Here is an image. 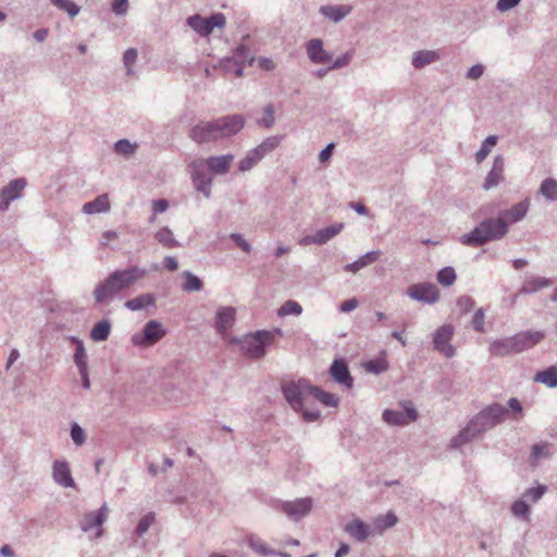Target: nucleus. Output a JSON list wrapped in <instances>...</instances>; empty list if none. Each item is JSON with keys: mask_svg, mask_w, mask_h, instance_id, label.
I'll use <instances>...</instances> for the list:
<instances>
[{"mask_svg": "<svg viewBox=\"0 0 557 557\" xmlns=\"http://www.w3.org/2000/svg\"><path fill=\"white\" fill-rule=\"evenodd\" d=\"M535 382H540L547 387H557V367L552 366L547 369L540 371L534 376Z\"/></svg>", "mask_w": 557, "mask_h": 557, "instance_id": "33", "label": "nucleus"}, {"mask_svg": "<svg viewBox=\"0 0 557 557\" xmlns=\"http://www.w3.org/2000/svg\"><path fill=\"white\" fill-rule=\"evenodd\" d=\"M183 276L185 277V282L183 284V289L185 292L191 293V292H199L202 289L203 283L198 276H196L195 274H193L189 271H185L183 273Z\"/></svg>", "mask_w": 557, "mask_h": 557, "instance_id": "43", "label": "nucleus"}, {"mask_svg": "<svg viewBox=\"0 0 557 557\" xmlns=\"http://www.w3.org/2000/svg\"><path fill=\"white\" fill-rule=\"evenodd\" d=\"M156 521V515L154 512H148L144 517L140 518L138 521L135 533L137 536H143L147 533L149 528Z\"/></svg>", "mask_w": 557, "mask_h": 557, "instance_id": "47", "label": "nucleus"}, {"mask_svg": "<svg viewBox=\"0 0 557 557\" xmlns=\"http://www.w3.org/2000/svg\"><path fill=\"white\" fill-rule=\"evenodd\" d=\"M154 238L158 240V243L166 248H174L180 246V243L174 238L173 232L166 226L161 227L156 233Z\"/></svg>", "mask_w": 557, "mask_h": 557, "instance_id": "40", "label": "nucleus"}, {"mask_svg": "<svg viewBox=\"0 0 557 557\" xmlns=\"http://www.w3.org/2000/svg\"><path fill=\"white\" fill-rule=\"evenodd\" d=\"M544 338L540 331L520 332L513 336L495 341L490 346L492 356L504 357L509 354H518L530 349Z\"/></svg>", "mask_w": 557, "mask_h": 557, "instance_id": "4", "label": "nucleus"}, {"mask_svg": "<svg viewBox=\"0 0 557 557\" xmlns=\"http://www.w3.org/2000/svg\"><path fill=\"white\" fill-rule=\"evenodd\" d=\"M520 1L521 0H498L496 8L500 12H506L517 7L520 3Z\"/></svg>", "mask_w": 557, "mask_h": 557, "instance_id": "63", "label": "nucleus"}, {"mask_svg": "<svg viewBox=\"0 0 557 557\" xmlns=\"http://www.w3.org/2000/svg\"><path fill=\"white\" fill-rule=\"evenodd\" d=\"M545 492L546 490H527L522 496L529 502V504H534L543 497Z\"/></svg>", "mask_w": 557, "mask_h": 557, "instance_id": "60", "label": "nucleus"}, {"mask_svg": "<svg viewBox=\"0 0 557 557\" xmlns=\"http://www.w3.org/2000/svg\"><path fill=\"white\" fill-rule=\"evenodd\" d=\"M381 255V251L380 250H372V251H369L367 252L366 255L361 256L359 259H357L356 261L351 262V263H348L344 267V270L346 272H350V273H357L358 271H360L361 269L372 264L373 262H375L377 260V258L380 257Z\"/></svg>", "mask_w": 557, "mask_h": 557, "instance_id": "28", "label": "nucleus"}, {"mask_svg": "<svg viewBox=\"0 0 557 557\" xmlns=\"http://www.w3.org/2000/svg\"><path fill=\"white\" fill-rule=\"evenodd\" d=\"M539 193L549 201L557 200V181L548 177L540 186Z\"/></svg>", "mask_w": 557, "mask_h": 557, "instance_id": "41", "label": "nucleus"}, {"mask_svg": "<svg viewBox=\"0 0 557 557\" xmlns=\"http://www.w3.org/2000/svg\"><path fill=\"white\" fill-rule=\"evenodd\" d=\"M138 52L135 48H129L124 52L123 63L126 67V74L128 76L134 74L133 65L136 63Z\"/></svg>", "mask_w": 557, "mask_h": 557, "instance_id": "50", "label": "nucleus"}, {"mask_svg": "<svg viewBox=\"0 0 557 557\" xmlns=\"http://www.w3.org/2000/svg\"><path fill=\"white\" fill-rule=\"evenodd\" d=\"M246 61H248V63L251 64L252 61H253V58L250 57L249 48L244 46V45H240V46H238L235 49L233 57L231 59H226L224 61V66L227 70H232L231 69L232 62H243V63H246Z\"/></svg>", "mask_w": 557, "mask_h": 557, "instance_id": "35", "label": "nucleus"}, {"mask_svg": "<svg viewBox=\"0 0 557 557\" xmlns=\"http://www.w3.org/2000/svg\"><path fill=\"white\" fill-rule=\"evenodd\" d=\"M83 212L86 214L106 213L110 211V202L107 194L99 195L92 201L83 206Z\"/></svg>", "mask_w": 557, "mask_h": 557, "instance_id": "27", "label": "nucleus"}, {"mask_svg": "<svg viewBox=\"0 0 557 557\" xmlns=\"http://www.w3.org/2000/svg\"><path fill=\"white\" fill-rule=\"evenodd\" d=\"M284 398L295 411H300L307 405L311 385L307 380L289 381L282 384Z\"/></svg>", "mask_w": 557, "mask_h": 557, "instance_id": "7", "label": "nucleus"}, {"mask_svg": "<svg viewBox=\"0 0 557 557\" xmlns=\"http://www.w3.org/2000/svg\"><path fill=\"white\" fill-rule=\"evenodd\" d=\"M263 111L264 117L258 121V125L264 128H271L275 124L273 104H267Z\"/></svg>", "mask_w": 557, "mask_h": 557, "instance_id": "55", "label": "nucleus"}, {"mask_svg": "<svg viewBox=\"0 0 557 557\" xmlns=\"http://www.w3.org/2000/svg\"><path fill=\"white\" fill-rule=\"evenodd\" d=\"M145 268L132 265L122 270L112 271L103 281L99 282L94 292L96 304H106L117 294L131 288L139 280L147 275Z\"/></svg>", "mask_w": 557, "mask_h": 557, "instance_id": "1", "label": "nucleus"}, {"mask_svg": "<svg viewBox=\"0 0 557 557\" xmlns=\"http://www.w3.org/2000/svg\"><path fill=\"white\" fill-rule=\"evenodd\" d=\"M528 209L529 202L528 200H523L516 203L510 209L500 211L498 215L509 225L521 221L527 215Z\"/></svg>", "mask_w": 557, "mask_h": 557, "instance_id": "24", "label": "nucleus"}, {"mask_svg": "<svg viewBox=\"0 0 557 557\" xmlns=\"http://www.w3.org/2000/svg\"><path fill=\"white\" fill-rule=\"evenodd\" d=\"M230 237L245 252H250L251 251L250 244L240 234L233 233V234H231Z\"/></svg>", "mask_w": 557, "mask_h": 557, "instance_id": "62", "label": "nucleus"}, {"mask_svg": "<svg viewBox=\"0 0 557 557\" xmlns=\"http://www.w3.org/2000/svg\"><path fill=\"white\" fill-rule=\"evenodd\" d=\"M472 326L476 332H484L485 311L483 308L478 309L472 317Z\"/></svg>", "mask_w": 557, "mask_h": 557, "instance_id": "57", "label": "nucleus"}, {"mask_svg": "<svg viewBox=\"0 0 557 557\" xmlns=\"http://www.w3.org/2000/svg\"><path fill=\"white\" fill-rule=\"evenodd\" d=\"M203 160L207 163L211 174L225 175L230 171L231 164L234 160V156L227 153L222 156L209 157Z\"/></svg>", "mask_w": 557, "mask_h": 557, "instance_id": "20", "label": "nucleus"}, {"mask_svg": "<svg viewBox=\"0 0 557 557\" xmlns=\"http://www.w3.org/2000/svg\"><path fill=\"white\" fill-rule=\"evenodd\" d=\"M478 434V432H474L473 428H471V424L468 423L466 428H463L455 437L450 441V447L458 448L470 441H472Z\"/></svg>", "mask_w": 557, "mask_h": 557, "instance_id": "34", "label": "nucleus"}, {"mask_svg": "<svg viewBox=\"0 0 557 557\" xmlns=\"http://www.w3.org/2000/svg\"><path fill=\"white\" fill-rule=\"evenodd\" d=\"M330 374L339 385L351 388L354 379L350 374L347 362L344 359H335L330 367Z\"/></svg>", "mask_w": 557, "mask_h": 557, "instance_id": "18", "label": "nucleus"}, {"mask_svg": "<svg viewBox=\"0 0 557 557\" xmlns=\"http://www.w3.org/2000/svg\"><path fill=\"white\" fill-rule=\"evenodd\" d=\"M437 282L443 286H451L456 281V272L453 267H445L437 272Z\"/></svg>", "mask_w": 557, "mask_h": 557, "instance_id": "45", "label": "nucleus"}, {"mask_svg": "<svg viewBox=\"0 0 557 557\" xmlns=\"http://www.w3.org/2000/svg\"><path fill=\"white\" fill-rule=\"evenodd\" d=\"M274 341V333L271 331H257L243 337L232 338V343L239 346V350L252 359H260L265 355V347Z\"/></svg>", "mask_w": 557, "mask_h": 557, "instance_id": "5", "label": "nucleus"}, {"mask_svg": "<svg viewBox=\"0 0 557 557\" xmlns=\"http://www.w3.org/2000/svg\"><path fill=\"white\" fill-rule=\"evenodd\" d=\"M344 531L355 541L362 543L372 535L371 527L360 518H354L345 524Z\"/></svg>", "mask_w": 557, "mask_h": 557, "instance_id": "19", "label": "nucleus"}, {"mask_svg": "<svg viewBox=\"0 0 557 557\" xmlns=\"http://www.w3.org/2000/svg\"><path fill=\"white\" fill-rule=\"evenodd\" d=\"M52 476L54 482L63 487H75L70 467L65 461L53 462Z\"/></svg>", "mask_w": 557, "mask_h": 557, "instance_id": "21", "label": "nucleus"}, {"mask_svg": "<svg viewBox=\"0 0 557 557\" xmlns=\"http://www.w3.org/2000/svg\"><path fill=\"white\" fill-rule=\"evenodd\" d=\"M124 306L132 311H138L147 307H154L156 296L150 293L141 294L135 298L128 299Z\"/></svg>", "mask_w": 557, "mask_h": 557, "instance_id": "29", "label": "nucleus"}, {"mask_svg": "<svg viewBox=\"0 0 557 557\" xmlns=\"http://www.w3.org/2000/svg\"><path fill=\"white\" fill-rule=\"evenodd\" d=\"M507 406L508 407H506V408L509 410V412L511 411L512 417L516 413H521L522 410H523L521 403L516 397L509 398L508 401H507Z\"/></svg>", "mask_w": 557, "mask_h": 557, "instance_id": "64", "label": "nucleus"}, {"mask_svg": "<svg viewBox=\"0 0 557 557\" xmlns=\"http://www.w3.org/2000/svg\"><path fill=\"white\" fill-rule=\"evenodd\" d=\"M236 310L233 307H221L216 310L215 329L219 333H225L234 323Z\"/></svg>", "mask_w": 557, "mask_h": 557, "instance_id": "23", "label": "nucleus"}, {"mask_svg": "<svg viewBox=\"0 0 557 557\" xmlns=\"http://www.w3.org/2000/svg\"><path fill=\"white\" fill-rule=\"evenodd\" d=\"M550 456L549 445L548 444H535L532 447L531 451V461L532 463L540 458H548Z\"/></svg>", "mask_w": 557, "mask_h": 557, "instance_id": "54", "label": "nucleus"}, {"mask_svg": "<svg viewBox=\"0 0 557 557\" xmlns=\"http://www.w3.org/2000/svg\"><path fill=\"white\" fill-rule=\"evenodd\" d=\"M454 335V327L449 324L442 325L434 334V347L446 358H451L456 354V349L450 345Z\"/></svg>", "mask_w": 557, "mask_h": 557, "instance_id": "16", "label": "nucleus"}, {"mask_svg": "<svg viewBox=\"0 0 557 557\" xmlns=\"http://www.w3.org/2000/svg\"><path fill=\"white\" fill-rule=\"evenodd\" d=\"M404 410L385 409L382 419L389 425L404 426L418 419V411L410 401L401 404Z\"/></svg>", "mask_w": 557, "mask_h": 557, "instance_id": "12", "label": "nucleus"}, {"mask_svg": "<svg viewBox=\"0 0 557 557\" xmlns=\"http://www.w3.org/2000/svg\"><path fill=\"white\" fill-rule=\"evenodd\" d=\"M407 295L419 302L433 305L440 300V290L433 283H417L407 288Z\"/></svg>", "mask_w": 557, "mask_h": 557, "instance_id": "13", "label": "nucleus"}, {"mask_svg": "<svg viewBox=\"0 0 557 557\" xmlns=\"http://www.w3.org/2000/svg\"><path fill=\"white\" fill-rule=\"evenodd\" d=\"M302 312L301 306L295 300H287L278 309V315H299Z\"/></svg>", "mask_w": 557, "mask_h": 557, "instance_id": "49", "label": "nucleus"}, {"mask_svg": "<svg viewBox=\"0 0 557 557\" xmlns=\"http://www.w3.org/2000/svg\"><path fill=\"white\" fill-rule=\"evenodd\" d=\"M505 169V162L503 157L497 156L494 158L493 166L491 171L488 172L485 182L483 184V188L485 190H488L493 187H496L503 180V172Z\"/></svg>", "mask_w": 557, "mask_h": 557, "instance_id": "22", "label": "nucleus"}, {"mask_svg": "<svg viewBox=\"0 0 557 557\" xmlns=\"http://www.w3.org/2000/svg\"><path fill=\"white\" fill-rule=\"evenodd\" d=\"M475 306V301L470 296H460L456 301L457 310L461 314L469 313Z\"/></svg>", "mask_w": 557, "mask_h": 557, "instance_id": "53", "label": "nucleus"}, {"mask_svg": "<svg viewBox=\"0 0 557 557\" xmlns=\"http://www.w3.org/2000/svg\"><path fill=\"white\" fill-rule=\"evenodd\" d=\"M299 412L301 413V417L306 422H314L320 418L319 410L308 409L306 406H304V408L300 409Z\"/></svg>", "mask_w": 557, "mask_h": 557, "instance_id": "61", "label": "nucleus"}, {"mask_svg": "<svg viewBox=\"0 0 557 557\" xmlns=\"http://www.w3.org/2000/svg\"><path fill=\"white\" fill-rule=\"evenodd\" d=\"M111 332V324L108 320H101L94 325L90 331V337L95 342L106 341Z\"/></svg>", "mask_w": 557, "mask_h": 557, "instance_id": "36", "label": "nucleus"}, {"mask_svg": "<svg viewBox=\"0 0 557 557\" xmlns=\"http://www.w3.org/2000/svg\"><path fill=\"white\" fill-rule=\"evenodd\" d=\"M438 54L435 51L421 50L417 51L412 55V65L414 69H422L428 64H431L438 60Z\"/></svg>", "mask_w": 557, "mask_h": 557, "instance_id": "31", "label": "nucleus"}, {"mask_svg": "<svg viewBox=\"0 0 557 557\" xmlns=\"http://www.w3.org/2000/svg\"><path fill=\"white\" fill-rule=\"evenodd\" d=\"M355 54V50L354 49H350L348 51H346L345 53H343L342 55L337 57L333 62L332 64L329 66V70H338V69H343L345 66H347L352 57Z\"/></svg>", "mask_w": 557, "mask_h": 557, "instance_id": "51", "label": "nucleus"}, {"mask_svg": "<svg viewBox=\"0 0 557 557\" xmlns=\"http://www.w3.org/2000/svg\"><path fill=\"white\" fill-rule=\"evenodd\" d=\"M270 505L274 509L283 511L289 520L297 522L312 510L313 502L311 497L295 500L271 499Z\"/></svg>", "mask_w": 557, "mask_h": 557, "instance_id": "8", "label": "nucleus"}, {"mask_svg": "<svg viewBox=\"0 0 557 557\" xmlns=\"http://www.w3.org/2000/svg\"><path fill=\"white\" fill-rule=\"evenodd\" d=\"M319 12L332 22L338 23L351 12V7L345 4L323 5L319 9Z\"/></svg>", "mask_w": 557, "mask_h": 557, "instance_id": "26", "label": "nucleus"}, {"mask_svg": "<svg viewBox=\"0 0 557 557\" xmlns=\"http://www.w3.org/2000/svg\"><path fill=\"white\" fill-rule=\"evenodd\" d=\"M553 281L541 276H527L522 286L519 289V294L528 295L534 294L542 288L549 287Z\"/></svg>", "mask_w": 557, "mask_h": 557, "instance_id": "25", "label": "nucleus"}, {"mask_svg": "<svg viewBox=\"0 0 557 557\" xmlns=\"http://www.w3.org/2000/svg\"><path fill=\"white\" fill-rule=\"evenodd\" d=\"M247 543L253 552L261 556H276V554H278V550L270 548L268 544L258 535H249Z\"/></svg>", "mask_w": 557, "mask_h": 557, "instance_id": "30", "label": "nucleus"}, {"mask_svg": "<svg viewBox=\"0 0 557 557\" xmlns=\"http://www.w3.org/2000/svg\"><path fill=\"white\" fill-rule=\"evenodd\" d=\"M510 417L509 410L498 404L493 403L482 410H480L470 421L471 428H473L474 432L481 434L483 432L490 431L503 423Z\"/></svg>", "mask_w": 557, "mask_h": 557, "instance_id": "6", "label": "nucleus"}, {"mask_svg": "<svg viewBox=\"0 0 557 557\" xmlns=\"http://www.w3.org/2000/svg\"><path fill=\"white\" fill-rule=\"evenodd\" d=\"M165 335V330L156 320L148 321L140 335L133 336V343L141 346H152Z\"/></svg>", "mask_w": 557, "mask_h": 557, "instance_id": "15", "label": "nucleus"}, {"mask_svg": "<svg viewBox=\"0 0 557 557\" xmlns=\"http://www.w3.org/2000/svg\"><path fill=\"white\" fill-rule=\"evenodd\" d=\"M344 228V223H336L325 228H322L315 233L318 238V245H324Z\"/></svg>", "mask_w": 557, "mask_h": 557, "instance_id": "37", "label": "nucleus"}, {"mask_svg": "<svg viewBox=\"0 0 557 557\" xmlns=\"http://www.w3.org/2000/svg\"><path fill=\"white\" fill-rule=\"evenodd\" d=\"M245 125L242 114L219 117L209 122H200L190 132V138L197 144H206L237 134Z\"/></svg>", "mask_w": 557, "mask_h": 557, "instance_id": "2", "label": "nucleus"}, {"mask_svg": "<svg viewBox=\"0 0 557 557\" xmlns=\"http://www.w3.org/2000/svg\"><path fill=\"white\" fill-rule=\"evenodd\" d=\"M511 512L523 521L530 522L531 520L530 504L523 496L512 503Z\"/></svg>", "mask_w": 557, "mask_h": 557, "instance_id": "38", "label": "nucleus"}, {"mask_svg": "<svg viewBox=\"0 0 557 557\" xmlns=\"http://www.w3.org/2000/svg\"><path fill=\"white\" fill-rule=\"evenodd\" d=\"M188 169L196 190L201 193L206 198H210L213 177L205 160L198 159L191 161Z\"/></svg>", "mask_w": 557, "mask_h": 557, "instance_id": "10", "label": "nucleus"}, {"mask_svg": "<svg viewBox=\"0 0 557 557\" xmlns=\"http://www.w3.org/2000/svg\"><path fill=\"white\" fill-rule=\"evenodd\" d=\"M508 233V224L497 218L484 219L471 232L460 237V243L466 246L479 247L488 242L499 240Z\"/></svg>", "mask_w": 557, "mask_h": 557, "instance_id": "3", "label": "nucleus"}, {"mask_svg": "<svg viewBox=\"0 0 557 557\" xmlns=\"http://www.w3.org/2000/svg\"><path fill=\"white\" fill-rule=\"evenodd\" d=\"M283 139V136H271L267 137L262 143L261 146L268 150V152H272L278 145L281 144Z\"/></svg>", "mask_w": 557, "mask_h": 557, "instance_id": "59", "label": "nucleus"}, {"mask_svg": "<svg viewBox=\"0 0 557 557\" xmlns=\"http://www.w3.org/2000/svg\"><path fill=\"white\" fill-rule=\"evenodd\" d=\"M71 438L76 446H82L86 441L84 429L76 422L71 424Z\"/></svg>", "mask_w": 557, "mask_h": 557, "instance_id": "52", "label": "nucleus"}, {"mask_svg": "<svg viewBox=\"0 0 557 557\" xmlns=\"http://www.w3.org/2000/svg\"><path fill=\"white\" fill-rule=\"evenodd\" d=\"M26 187L25 177L14 178L3 186L0 189V212H7L12 201L22 199Z\"/></svg>", "mask_w": 557, "mask_h": 557, "instance_id": "11", "label": "nucleus"}, {"mask_svg": "<svg viewBox=\"0 0 557 557\" xmlns=\"http://www.w3.org/2000/svg\"><path fill=\"white\" fill-rule=\"evenodd\" d=\"M398 522L397 516L393 511H388L383 516H379L374 520L375 529L379 533H383L385 530L393 528Z\"/></svg>", "mask_w": 557, "mask_h": 557, "instance_id": "42", "label": "nucleus"}, {"mask_svg": "<svg viewBox=\"0 0 557 557\" xmlns=\"http://www.w3.org/2000/svg\"><path fill=\"white\" fill-rule=\"evenodd\" d=\"M71 341L75 345V352L73 356L74 363L76 364V367L78 369L84 370V368H88L87 367V354H86L83 341H81L77 337H72Z\"/></svg>", "mask_w": 557, "mask_h": 557, "instance_id": "39", "label": "nucleus"}, {"mask_svg": "<svg viewBox=\"0 0 557 557\" xmlns=\"http://www.w3.org/2000/svg\"><path fill=\"white\" fill-rule=\"evenodd\" d=\"M363 367L366 371L373 373V374H380L387 370L388 363L384 359L380 360H369L363 363Z\"/></svg>", "mask_w": 557, "mask_h": 557, "instance_id": "48", "label": "nucleus"}, {"mask_svg": "<svg viewBox=\"0 0 557 557\" xmlns=\"http://www.w3.org/2000/svg\"><path fill=\"white\" fill-rule=\"evenodd\" d=\"M108 513L109 507L107 503H103L98 510L86 512L79 521L82 531L89 532L92 529H97L96 537H101L103 534V529L101 527L107 520Z\"/></svg>", "mask_w": 557, "mask_h": 557, "instance_id": "14", "label": "nucleus"}, {"mask_svg": "<svg viewBox=\"0 0 557 557\" xmlns=\"http://www.w3.org/2000/svg\"><path fill=\"white\" fill-rule=\"evenodd\" d=\"M137 145L131 143L127 139H120L114 145V150L116 153L122 154L125 158H129L136 152Z\"/></svg>", "mask_w": 557, "mask_h": 557, "instance_id": "46", "label": "nucleus"}, {"mask_svg": "<svg viewBox=\"0 0 557 557\" xmlns=\"http://www.w3.org/2000/svg\"><path fill=\"white\" fill-rule=\"evenodd\" d=\"M310 396L327 407H336L339 401L337 395L324 392L320 387L313 385H311Z\"/></svg>", "mask_w": 557, "mask_h": 557, "instance_id": "32", "label": "nucleus"}, {"mask_svg": "<svg viewBox=\"0 0 557 557\" xmlns=\"http://www.w3.org/2000/svg\"><path fill=\"white\" fill-rule=\"evenodd\" d=\"M186 24L201 37H208L214 28H224L226 17L223 13H213L209 17L200 14L188 16Z\"/></svg>", "mask_w": 557, "mask_h": 557, "instance_id": "9", "label": "nucleus"}, {"mask_svg": "<svg viewBox=\"0 0 557 557\" xmlns=\"http://www.w3.org/2000/svg\"><path fill=\"white\" fill-rule=\"evenodd\" d=\"M259 162V160L257 159V157L253 154V151L252 149L248 151V153L246 154L245 158H243L240 161H239V164H238V170L240 172H246V171H249L251 170L257 163Z\"/></svg>", "mask_w": 557, "mask_h": 557, "instance_id": "56", "label": "nucleus"}, {"mask_svg": "<svg viewBox=\"0 0 557 557\" xmlns=\"http://www.w3.org/2000/svg\"><path fill=\"white\" fill-rule=\"evenodd\" d=\"M497 140L498 138L495 135H491L483 140L480 149L475 153V159L479 163L488 156L492 148L497 144Z\"/></svg>", "mask_w": 557, "mask_h": 557, "instance_id": "44", "label": "nucleus"}, {"mask_svg": "<svg viewBox=\"0 0 557 557\" xmlns=\"http://www.w3.org/2000/svg\"><path fill=\"white\" fill-rule=\"evenodd\" d=\"M305 47L309 60L314 64H325L333 59V54L323 48V41L320 38L308 40Z\"/></svg>", "mask_w": 557, "mask_h": 557, "instance_id": "17", "label": "nucleus"}, {"mask_svg": "<svg viewBox=\"0 0 557 557\" xmlns=\"http://www.w3.org/2000/svg\"><path fill=\"white\" fill-rule=\"evenodd\" d=\"M128 9V0H113L111 10L115 15H125Z\"/></svg>", "mask_w": 557, "mask_h": 557, "instance_id": "58", "label": "nucleus"}]
</instances>
